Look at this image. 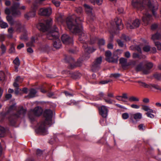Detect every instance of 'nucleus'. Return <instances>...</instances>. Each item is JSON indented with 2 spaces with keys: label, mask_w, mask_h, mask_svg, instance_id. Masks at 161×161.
Returning <instances> with one entry per match:
<instances>
[{
  "label": "nucleus",
  "mask_w": 161,
  "mask_h": 161,
  "mask_svg": "<svg viewBox=\"0 0 161 161\" xmlns=\"http://www.w3.org/2000/svg\"><path fill=\"white\" fill-rule=\"evenodd\" d=\"M83 18L80 17H77L75 19H74L71 17H67L66 19V23L68 28L69 31L73 33H78L79 34V40L82 43H83L82 47L84 49L85 53H87V56L83 57L82 59L80 58L77 61L75 65H73L71 64L70 65V68L73 69L75 67L80 66L82 65L83 60L87 59L89 58L90 56L89 54L94 52L96 50L93 48L88 47L86 42L87 40L86 35L83 31V27L82 22L83 21Z\"/></svg>",
  "instance_id": "nucleus-1"
},
{
  "label": "nucleus",
  "mask_w": 161,
  "mask_h": 161,
  "mask_svg": "<svg viewBox=\"0 0 161 161\" xmlns=\"http://www.w3.org/2000/svg\"><path fill=\"white\" fill-rule=\"evenodd\" d=\"M132 4L138 10L142 11L145 10L147 12L149 10L151 11L153 15L156 17V11L158 9V3H152L150 0H132Z\"/></svg>",
  "instance_id": "nucleus-2"
},
{
  "label": "nucleus",
  "mask_w": 161,
  "mask_h": 161,
  "mask_svg": "<svg viewBox=\"0 0 161 161\" xmlns=\"http://www.w3.org/2000/svg\"><path fill=\"white\" fill-rule=\"evenodd\" d=\"M43 115L45 119L39 123V127L36 129V131L37 133L45 135L48 133L45 127V125H51L52 124L53 112L50 109H46L44 112Z\"/></svg>",
  "instance_id": "nucleus-3"
},
{
  "label": "nucleus",
  "mask_w": 161,
  "mask_h": 161,
  "mask_svg": "<svg viewBox=\"0 0 161 161\" xmlns=\"http://www.w3.org/2000/svg\"><path fill=\"white\" fill-rule=\"evenodd\" d=\"M59 37L58 29L55 26H54L53 29L47 35V37L48 39H55L53 46L56 49H59L61 47V43Z\"/></svg>",
  "instance_id": "nucleus-4"
},
{
  "label": "nucleus",
  "mask_w": 161,
  "mask_h": 161,
  "mask_svg": "<svg viewBox=\"0 0 161 161\" xmlns=\"http://www.w3.org/2000/svg\"><path fill=\"white\" fill-rule=\"evenodd\" d=\"M114 97L113 93L108 92L107 93L106 95L105 96V94L103 92H100L97 95L95 98L96 100H102L103 99L107 103L112 104L113 102H115L114 101L111 99L114 98Z\"/></svg>",
  "instance_id": "nucleus-5"
},
{
  "label": "nucleus",
  "mask_w": 161,
  "mask_h": 161,
  "mask_svg": "<svg viewBox=\"0 0 161 161\" xmlns=\"http://www.w3.org/2000/svg\"><path fill=\"white\" fill-rule=\"evenodd\" d=\"M122 51L120 50H117L114 52L113 55L112 57V53L109 51H107L105 52V60L109 63H117L119 57L118 53H121Z\"/></svg>",
  "instance_id": "nucleus-6"
},
{
  "label": "nucleus",
  "mask_w": 161,
  "mask_h": 161,
  "mask_svg": "<svg viewBox=\"0 0 161 161\" xmlns=\"http://www.w3.org/2000/svg\"><path fill=\"white\" fill-rule=\"evenodd\" d=\"M26 111V110L22 107L16 114L11 115L8 118L10 125L13 126L16 123V118L19 117L21 115L24 116Z\"/></svg>",
  "instance_id": "nucleus-7"
},
{
  "label": "nucleus",
  "mask_w": 161,
  "mask_h": 161,
  "mask_svg": "<svg viewBox=\"0 0 161 161\" xmlns=\"http://www.w3.org/2000/svg\"><path fill=\"white\" fill-rule=\"evenodd\" d=\"M19 3H14L13 5L11 7V10L12 14L14 16L20 15L21 13L19 10H17V9L25 10L26 9V7L25 6H23L21 7H19Z\"/></svg>",
  "instance_id": "nucleus-8"
},
{
  "label": "nucleus",
  "mask_w": 161,
  "mask_h": 161,
  "mask_svg": "<svg viewBox=\"0 0 161 161\" xmlns=\"http://www.w3.org/2000/svg\"><path fill=\"white\" fill-rule=\"evenodd\" d=\"M52 21L51 19H47L46 21V25L42 23H39L37 25V28L40 31L43 32L48 31L50 28Z\"/></svg>",
  "instance_id": "nucleus-9"
},
{
  "label": "nucleus",
  "mask_w": 161,
  "mask_h": 161,
  "mask_svg": "<svg viewBox=\"0 0 161 161\" xmlns=\"http://www.w3.org/2000/svg\"><path fill=\"white\" fill-rule=\"evenodd\" d=\"M84 6L85 8V11L88 16V17L87 18V22L92 21L94 17V15L92 12V8L86 4L84 5ZM87 23H88V22H87Z\"/></svg>",
  "instance_id": "nucleus-10"
},
{
  "label": "nucleus",
  "mask_w": 161,
  "mask_h": 161,
  "mask_svg": "<svg viewBox=\"0 0 161 161\" xmlns=\"http://www.w3.org/2000/svg\"><path fill=\"white\" fill-rule=\"evenodd\" d=\"M52 9L50 7L43 8L39 9L38 14L41 16L48 17L51 14Z\"/></svg>",
  "instance_id": "nucleus-11"
},
{
  "label": "nucleus",
  "mask_w": 161,
  "mask_h": 161,
  "mask_svg": "<svg viewBox=\"0 0 161 161\" xmlns=\"http://www.w3.org/2000/svg\"><path fill=\"white\" fill-rule=\"evenodd\" d=\"M102 62V57H100L97 58L92 64L91 69L93 72H95L98 69Z\"/></svg>",
  "instance_id": "nucleus-12"
},
{
  "label": "nucleus",
  "mask_w": 161,
  "mask_h": 161,
  "mask_svg": "<svg viewBox=\"0 0 161 161\" xmlns=\"http://www.w3.org/2000/svg\"><path fill=\"white\" fill-rule=\"evenodd\" d=\"M144 69L143 70V73L145 74H147L150 73V70L153 66V64L150 62H148L146 60L143 61Z\"/></svg>",
  "instance_id": "nucleus-13"
},
{
  "label": "nucleus",
  "mask_w": 161,
  "mask_h": 161,
  "mask_svg": "<svg viewBox=\"0 0 161 161\" xmlns=\"http://www.w3.org/2000/svg\"><path fill=\"white\" fill-rule=\"evenodd\" d=\"M142 109L147 112L146 114L148 117L151 118H154V115L151 113H154V112H155V111H154L153 109H150L149 106L146 105H142Z\"/></svg>",
  "instance_id": "nucleus-14"
},
{
  "label": "nucleus",
  "mask_w": 161,
  "mask_h": 161,
  "mask_svg": "<svg viewBox=\"0 0 161 161\" xmlns=\"http://www.w3.org/2000/svg\"><path fill=\"white\" fill-rule=\"evenodd\" d=\"M152 19V15L148 12L143 13L142 19L145 25H147L150 24Z\"/></svg>",
  "instance_id": "nucleus-15"
},
{
  "label": "nucleus",
  "mask_w": 161,
  "mask_h": 161,
  "mask_svg": "<svg viewBox=\"0 0 161 161\" xmlns=\"http://www.w3.org/2000/svg\"><path fill=\"white\" fill-rule=\"evenodd\" d=\"M61 39L63 43L65 44H72L73 42L72 38L66 34L62 35L61 37Z\"/></svg>",
  "instance_id": "nucleus-16"
},
{
  "label": "nucleus",
  "mask_w": 161,
  "mask_h": 161,
  "mask_svg": "<svg viewBox=\"0 0 161 161\" xmlns=\"http://www.w3.org/2000/svg\"><path fill=\"white\" fill-rule=\"evenodd\" d=\"M108 111L107 107L105 106L102 105L99 108V114L103 118H106Z\"/></svg>",
  "instance_id": "nucleus-17"
},
{
  "label": "nucleus",
  "mask_w": 161,
  "mask_h": 161,
  "mask_svg": "<svg viewBox=\"0 0 161 161\" xmlns=\"http://www.w3.org/2000/svg\"><path fill=\"white\" fill-rule=\"evenodd\" d=\"M140 24V21L138 19H136L133 21L132 23V25L130 23H127L126 26L128 29H133L138 27Z\"/></svg>",
  "instance_id": "nucleus-18"
},
{
  "label": "nucleus",
  "mask_w": 161,
  "mask_h": 161,
  "mask_svg": "<svg viewBox=\"0 0 161 161\" xmlns=\"http://www.w3.org/2000/svg\"><path fill=\"white\" fill-rule=\"evenodd\" d=\"M37 117L40 116L42 114L43 110L41 107L37 106L33 109H31Z\"/></svg>",
  "instance_id": "nucleus-19"
},
{
  "label": "nucleus",
  "mask_w": 161,
  "mask_h": 161,
  "mask_svg": "<svg viewBox=\"0 0 161 161\" xmlns=\"http://www.w3.org/2000/svg\"><path fill=\"white\" fill-rule=\"evenodd\" d=\"M28 116L30 121L32 123L36 121L37 117V116H35V114H34L31 109L28 111Z\"/></svg>",
  "instance_id": "nucleus-20"
},
{
  "label": "nucleus",
  "mask_w": 161,
  "mask_h": 161,
  "mask_svg": "<svg viewBox=\"0 0 161 161\" xmlns=\"http://www.w3.org/2000/svg\"><path fill=\"white\" fill-rule=\"evenodd\" d=\"M143 87L147 88H151L152 87H153L155 89L159 90L161 91V87L157 85L151 84H147L144 82Z\"/></svg>",
  "instance_id": "nucleus-21"
},
{
  "label": "nucleus",
  "mask_w": 161,
  "mask_h": 161,
  "mask_svg": "<svg viewBox=\"0 0 161 161\" xmlns=\"http://www.w3.org/2000/svg\"><path fill=\"white\" fill-rule=\"evenodd\" d=\"M115 21L118 29L120 30L123 28V25L122 23L121 19L116 18L115 19Z\"/></svg>",
  "instance_id": "nucleus-22"
},
{
  "label": "nucleus",
  "mask_w": 161,
  "mask_h": 161,
  "mask_svg": "<svg viewBox=\"0 0 161 161\" xmlns=\"http://www.w3.org/2000/svg\"><path fill=\"white\" fill-rule=\"evenodd\" d=\"M36 15V12L31 10L29 12L25 14V17L27 19H29L30 18L34 17Z\"/></svg>",
  "instance_id": "nucleus-23"
},
{
  "label": "nucleus",
  "mask_w": 161,
  "mask_h": 161,
  "mask_svg": "<svg viewBox=\"0 0 161 161\" xmlns=\"http://www.w3.org/2000/svg\"><path fill=\"white\" fill-rule=\"evenodd\" d=\"M142 114L137 113L131 115V118H133L136 120H138L142 119Z\"/></svg>",
  "instance_id": "nucleus-24"
},
{
  "label": "nucleus",
  "mask_w": 161,
  "mask_h": 161,
  "mask_svg": "<svg viewBox=\"0 0 161 161\" xmlns=\"http://www.w3.org/2000/svg\"><path fill=\"white\" fill-rule=\"evenodd\" d=\"M70 75L72 78L74 79H78L81 76V74L78 72L71 73Z\"/></svg>",
  "instance_id": "nucleus-25"
},
{
  "label": "nucleus",
  "mask_w": 161,
  "mask_h": 161,
  "mask_svg": "<svg viewBox=\"0 0 161 161\" xmlns=\"http://www.w3.org/2000/svg\"><path fill=\"white\" fill-rule=\"evenodd\" d=\"M37 91L36 90L33 88H31L29 90L28 96L30 98L34 97H35V95Z\"/></svg>",
  "instance_id": "nucleus-26"
},
{
  "label": "nucleus",
  "mask_w": 161,
  "mask_h": 161,
  "mask_svg": "<svg viewBox=\"0 0 161 161\" xmlns=\"http://www.w3.org/2000/svg\"><path fill=\"white\" fill-rule=\"evenodd\" d=\"M143 64H144L143 62L138 64L135 68L137 72L142 71L143 72V70L144 69Z\"/></svg>",
  "instance_id": "nucleus-27"
},
{
  "label": "nucleus",
  "mask_w": 161,
  "mask_h": 161,
  "mask_svg": "<svg viewBox=\"0 0 161 161\" xmlns=\"http://www.w3.org/2000/svg\"><path fill=\"white\" fill-rule=\"evenodd\" d=\"M127 59L124 58H121L119 59L120 63L121 64L123 68L128 66L127 64Z\"/></svg>",
  "instance_id": "nucleus-28"
},
{
  "label": "nucleus",
  "mask_w": 161,
  "mask_h": 161,
  "mask_svg": "<svg viewBox=\"0 0 161 161\" xmlns=\"http://www.w3.org/2000/svg\"><path fill=\"white\" fill-rule=\"evenodd\" d=\"M15 27L16 28V31L17 32L19 33L21 32L22 27L19 22H18L16 23Z\"/></svg>",
  "instance_id": "nucleus-29"
},
{
  "label": "nucleus",
  "mask_w": 161,
  "mask_h": 161,
  "mask_svg": "<svg viewBox=\"0 0 161 161\" xmlns=\"http://www.w3.org/2000/svg\"><path fill=\"white\" fill-rule=\"evenodd\" d=\"M152 39L154 41L156 40H159L161 39V34L158 32L152 35Z\"/></svg>",
  "instance_id": "nucleus-30"
},
{
  "label": "nucleus",
  "mask_w": 161,
  "mask_h": 161,
  "mask_svg": "<svg viewBox=\"0 0 161 161\" xmlns=\"http://www.w3.org/2000/svg\"><path fill=\"white\" fill-rule=\"evenodd\" d=\"M16 108L15 105V104L11 105L9 108L8 110L5 113V115H7L13 110L15 109Z\"/></svg>",
  "instance_id": "nucleus-31"
},
{
  "label": "nucleus",
  "mask_w": 161,
  "mask_h": 161,
  "mask_svg": "<svg viewBox=\"0 0 161 161\" xmlns=\"http://www.w3.org/2000/svg\"><path fill=\"white\" fill-rule=\"evenodd\" d=\"M14 30L12 27H10L8 29V32L9 33L7 35V37L8 38H11L13 37V34L14 33Z\"/></svg>",
  "instance_id": "nucleus-32"
},
{
  "label": "nucleus",
  "mask_w": 161,
  "mask_h": 161,
  "mask_svg": "<svg viewBox=\"0 0 161 161\" xmlns=\"http://www.w3.org/2000/svg\"><path fill=\"white\" fill-rule=\"evenodd\" d=\"M38 7V4L36 2H34L33 3L31 7V10L35 11L36 12V10Z\"/></svg>",
  "instance_id": "nucleus-33"
},
{
  "label": "nucleus",
  "mask_w": 161,
  "mask_h": 161,
  "mask_svg": "<svg viewBox=\"0 0 161 161\" xmlns=\"http://www.w3.org/2000/svg\"><path fill=\"white\" fill-rule=\"evenodd\" d=\"M133 57L134 58H138L139 59H144L146 57L145 55H140L139 54L136 53H133Z\"/></svg>",
  "instance_id": "nucleus-34"
},
{
  "label": "nucleus",
  "mask_w": 161,
  "mask_h": 161,
  "mask_svg": "<svg viewBox=\"0 0 161 161\" xmlns=\"http://www.w3.org/2000/svg\"><path fill=\"white\" fill-rule=\"evenodd\" d=\"M5 132V128L0 126V137H4Z\"/></svg>",
  "instance_id": "nucleus-35"
},
{
  "label": "nucleus",
  "mask_w": 161,
  "mask_h": 161,
  "mask_svg": "<svg viewBox=\"0 0 161 161\" xmlns=\"http://www.w3.org/2000/svg\"><path fill=\"white\" fill-rule=\"evenodd\" d=\"M6 19L8 21L11 25L14 24V21L12 16L8 15L6 17Z\"/></svg>",
  "instance_id": "nucleus-36"
},
{
  "label": "nucleus",
  "mask_w": 161,
  "mask_h": 161,
  "mask_svg": "<svg viewBox=\"0 0 161 161\" xmlns=\"http://www.w3.org/2000/svg\"><path fill=\"white\" fill-rule=\"evenodd\" d=\"M128 99L130 102H138L139 101L138 98L133 96L130 97Z\"/></svg>",
  "instance_id": "nucleus-37"
},
{
  "label": "nucleus",
  "mask_w": 161,
  "mask_h": 161,
  "mask_svg": "<svg viewBox=\"0 0 161 161\" xmlns=\"http://www.w3.org/2000/svg\"><path fill=\"white\" fill-rule=\"evenodd\" d=\"M5 73L2 71H0V81L4 80L5 79Z\"/></svg>",
  "instance_id": "nucleus-38"
},
{
  "label": "nucleus",
  "mask_w": 161,
  "mask_h": 161,
  "mask_svg": "<svg viewBox=\"0 0 161 161\" xmlns=\"http://www.w3.org/2000/svg\"><path fill=\"white\" fill-rule=\"evenodd\" d=\"M13 62L14 64L17 66H19L20 62L18 57H17L13 61Z\"/></svg>",
  "instance_id": "nucleus-39"
},
{
  "label": "nucleus",
  "mask_w": 161,
  "mask_h": 161,
  "mask_svg": "<svg viewBox=\"0 0 161 161\" xmlns=\"http://www.w3.org/2000/svg\"><path fill=\"white\" fill-rule=\"evenodd\" d=\"M105 44V41L103 39H99L98 40V44L99 46H100L104 45Z\"/></svg>",
  "instance_id": "nucleus-40"
},
{
  "label": "nucleus",
  "mask_w": 161,
  "mask_h": 161,
  "mask_svg": "<svg viewBox=\"0 0 161 161\" xmlns=\"http://www.w3.org/2000/svg\"><path fill=\"white\" fill-rule=\"evenodd\" d=\"M121 38L122 39L125 41H129L130 40V39L129 37L128 36H126L124 34L122 35L121 37Z\"/></svg>",
  "instance_id": "nucleus-41"
},
{
  "label": "nucleus",
  "mask_w": 161,
  "mask_h": 161,
  "mask_svg": "<svg viewBox=\"0 0 161 161\" xmlns=\"http://www.w3.org/2000/svg\"><path fill=\"white\" fill-rule=\"evenodd\" d=\"M0 48L1 49L2 53V54L6 52V48L5 46L3 43H2L0 46Z\"/></svg>",
  "instance_id": "nucleus-42"
},
{
  "label": "nucleus",
  "mask_w": 161,
  "mask_h": 161,
  "mask_svg": "<svg viewBox=\"0 0 161 161\" xmlns=\"http://www.w3.org/2000/svg\"><path fill=\"white\" fill-rule=\"evenodd\" d=\"M155 44L158 50H161V43L160 42H155Z\"/></svg>",
  "instance_id": "nucleus-43"
},
{
  "label": "nucleus",
  "mask_w": 161,
  "mask_h": 161,
  "mask_svg": "<svg viewBox=\"0 0 161 161\" xmlns=\"http://www.w3.org/2000/svg\"><path fill=\"white\" fill-rule=\"evenodd\" d=\"M121 76V75L119 73H114L110 75V77H113L114 78H116L119 77Z\"/></svg>",
  "instance_id": "nucleus-44"
},
{
  "label": "nucleus",
  "mask_w": 161,
  "mask_h": 161,
  "mask_svg": "<svg viewBox=\"0 0 161 161\" xmlns=\"http://www.w3.org/2000/svg\"><path fill=\"white\" fill-rule=\"evenodd\" d=\"M138 128L140 130L143 131L145 130L146 127L143 124H141L138 126Z\"/></svg>",
  "instance_id": "nucleus-45"
},
{
  "label": "nucleus",
  "mask_w": 161,
  "mask_h": 161,
  "mask_svg": "<svg viewBox=\"0 0 161 161\" xmlns=\"http://www.w3.org/2000/svg\"><path fill=\"white\" fill-rule=\"evenodd\" d=\"M122 118L124 119H127L129 117V115L128 113H125L122 114Z\"/></svg>",
  "instance_id": "nucleus-46"
},
{
  "label": "nucleus",
  "mask_w": 161,
  "mask_h": 161,
  "mask_svg": "<svg viewBox=\"0 0 161 161\" xmlns=\"http://www.w3.org/2000/svg\"><path fill=\"white\" fill-rule=\"evenodd\" d=\"M0 27L2 28H5L8 26V24L5 22H2L0 25Z\"/></svg>",
  "instance_id": "nucleus-47"
},
{
  "label": "nucleus",
  "mask_w": 161,
  "mask_h": 161,
  "mask_svg": "<svg viewBox=\"0 0 161 161\" xmlns=\"http://www.w3.org/2000/svg\"><path fill=\"white\" fill-rule=\"evenodd\" d=\"M143 49L145 52H148L150 51V47L149 46H146L143 47Z\"/></svg>",
  "instance_id": "nucleus-48"
},
{
  "label": "nucleus",
  "mask_w": 161,
  "mask_h": 161,
  "mask_svg": "<svg viewBox=\"0 0 161 161\" xmlns=\"http://www.w3.org/2000/svg\"><path fill=\"white\" fill-rule=\"evenodd\" d=\"M52 2L56 7H59L60 6V2L57 0H53Z\"/></svg>",
  "instance_id": "nucleus-49"
},
{
  "label": "nucleus",
  "mask_w": 161,
  "mask_h": 161,
  "mask_svg": "<svg viewBox=\"0 0 161 161\" xmlns=\"http://www.w3.org/2000/svg\"><path fill=\"white\" fill-rule=\"evenodd\" d=\"M43 151L38 149L36 150V154L38 156H40L42 155Z\"/></svg>",
  "instance_id": "nucleus-50"
},
{
  "label": "nucleus",
  "mask_w": 161,
  "mask_h": 161,
  "mask_svg": "<svg viewBox=\"0 0 161 161\" xmlns=\"http://www.w3.org/2000/svg\"><path fill=\"white\" fill-rule=\"evenodd\" d=\"M58 21L60 22L61 24H63L65 22L64 19L61 16L59 17L58 18Z\"/></svg>",
  "instance_id": "nucleus-51"
},
{
  "label": "nucleus",
  "mask_w": 161,
  "mask_h": 161,
  "mask_svg": "<svg viewBox=\"0 0 161 161\" xmlns=\"http://www.w3.org/2000/svg\"><path fill=\"white\" fill-rule=\"evenodd\" d=\"M22 81V79L19 76L17 77L15 80V81L18 82L19 83H21Z\"/></svg>",
  "instance_id": "nucleus-52"
},
{
  "label": "nucleus",
  "mask_w": 161,
  "mask_h": 161,
  "mask_svg": "<svg viewBox=\"0 0 161 161\" xmlns=\"http://www.w3.org/2000/svg\"><path fill=\"white\" fill-rule=\"evenodd\" d=\"M5 35L3 34H0V41L3 42L5 40Z\"/></svg>",
  "instance_id": "nucleus-53"
},
{
  "label": "nucleus",
  "mask_w": 161,
  "mask_h": 161,
  "mask_svg": "<svg viewBox=\"0 0 161 161\" xmlns=\"http://www.w3.org/2000/svg\"><path fill=\"white\" fill-rule=\"evenodd\" d=\"M117 42L119 46L121 47H123L124 46L123 42L120 40L118 39L117 40Z\"/></svg>",
  "instance_id": "nucleus-54"
},
{
  "label": "nucleus",
  "mask_w": 161,
  "mask_h": 161,
  "mask_svg": "<svg viewBox=\"0 0 161 161\" xmlns=\"http://www.w3.org/2000/svg\"><path fill=\"white\" fill-rule=\"evenodd\" d=\"M51 90V87H50L49 88L48 91V92H48V93L47 94V96L49 97H51L54 95V94L53 92H49V91Z\"/></svg>",
  "instance_id": "nucleus-55"
},
{
  "label": "nucleus",
  "mask_w": 161,
  "mask_h": 161,
  "mask_svg": "<svg viewBox=\"0 0 161 161\" xmlns=\"http://www.w3.org/2000/svg\"><path fill=\"white\" fill-rule=\"evenodd\" d=\"M76 11L78 13H81L82 12V9L81 7H79L76 9Z\"/></svg>",
  "instance_id": "nucleus-56"
},
{
  "label": "nucleus",
  "mask_w": 161,
  "mask_h": 161,
  "mask_svg": "<svg viewBox=\"0 0 161 161\" xmlns=\"http://www.w3.org/2000/svg\"><path fill=\"white\" fill-rule=\"evenodd\" d=\"M11 11L12 13L11 10ZM5 12L6 14L9 15L10 13V10L8 8H7L5 9Z\"/></svg>",
  "instance_id": "nucleus-57"
},
{
  "label": "nucleus",
  "mask_w": 161,
  "mask_h": 161,
  "mask_svg": "<svg viewBox=\"0 0 161 161\" xmlns=\"http://www.w3.org/2000/svg\"><path fill=\"white\" fill-rule=\"evenodd\" d=\"M142 102L144 103H148L149 102V100L147 98H145L143 99Z\"/></svg>",
  "instance_id": "nucleus-58"
},
{
  "label": "nucleus",
  "mask_w": 161,
  "mask_h": 161,
  "mask_svg": "<svg viewBox=\"0 0 161 161\" xmlns=\"http://www.w3.org/2000/svg\"><path fill=\"white\" fill-rule=\"evenodd\" d=\"M135 49L140 53H141V49L139 46H137L135 47Z\"/></svg>",
  "instance_id": "nucleus-59"
},
{
  "label": "nucleus",
  "mask_w": 161,
  "mask_h": 161,
  "mask_svg": "<svg viewBox=\"0 0 161 161\" xmlns=\"http://www.w3.org/2000/svg\"><path fill=\"white\" fill-rule=\"evenodd\" d=\"M130 107L136 109H138L140 107L139 106L134 104H131L130 105Z\"/></svg>",
  "instance_id": "nucleus-60"
},
{
  "label": "nucleus",
  "mask_w": 161,
  "mask_h": 161,
  "mask_svg": "<svg viewBox=\"0 0 161 161\" xmlns=\"http://www.w3.org/2000/svg\"><path fill=\"white\" fill-rule=\"evenodd\" d=\"M158 27V25L156 24H154L152 25L151 29L152 30L156 29Z\"/></svg>",
  "instance_id": "nucleus-61"
},
{
  "label": "nucleus",
  "mask_w": 161,
  "mask_h": 161,
  "mask_svg": "<svg viewBox=\"0 0 161 161\" xmlns=\"http://www.w3.org/2000/svg\"><path fill=\"white\" fill-rule=\"evenodd\" d=\"M125 56L127 58H129L130 57V54L129 52H126L125 54Z\"/></svg>",
  "instance_id": "nucleus-62"
},
{
  "label": "nucleus",
  "mask_w": 161,
  "mask_h": 161,
  "mask_svg": "<svg viewBox=\"0 0 161 161\" xmlns=\"http://www.w3.org/2000/svg\"><path fill=\"white\" fill-rule=\"evenodd\" d=\"M15 48L13 46H11L9 50V52L10 53H12L14 52Z\"/></svg>",
  "instance_id": "nucleus-63"
},
{
  "label": "nucleus",
  "mask_w": 161,
  "mask_h": 161,
  "mask_svg": "<svg viewBox=\"0 0 161 161\" xmlns=\"http://www.w3.org/2000/svg\"><path fill=\"white\" fill-rule=\"evenodd\" d=\"M24 46V44L23 43H22L20 44H19V45H18L17 47V49H20L22 47H23Z\"/></svg>",
  "instance_id": "nucleus-64"
}]
</instances>
